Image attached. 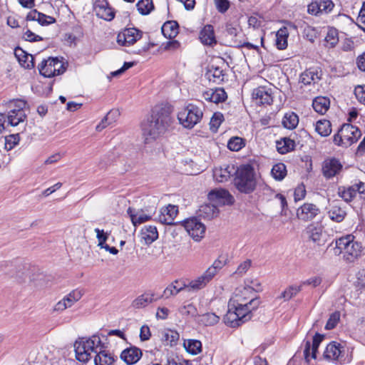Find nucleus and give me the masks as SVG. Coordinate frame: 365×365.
Instances as JSON below:
<instances>
[{
	"label": "nucleus",
	"instance_id": "1",
	"mask_svg": "<svg viewBox=\"0 0 365 365\" xmlns=\"http://www.w3.org/2000/svg\"><path fill=\"white\" fill-rule=\"evenodd\" d=\"M76 359L86 362L91 359V353L96 354L94 358L95 365H113L115 361L114 356L103 349V344L98 335L88 339H81L74 344Z\"/></svg>",
	"mask_w": 365,
	"mask_h": 365
},
{
	"label": "nucleus",
	"instance_id": "2",
	"mask_svg": "<svg viewBox=\"0 0 365 365\" xmlns=\"http://www.w3.org/2000/svg\"><path fill=\"white\" fill-rule=\"evenodd\" d=\"M172 123L169 111L163 108H155L152 115L141 125L145 142L155 140L165 133Z\"/></svg>",
	"mask_w": 365,
	"mask_h": 365
},
{
	"label": "nucleus",
	"instance_id": "3",
	"mask_svg": "<svg viewBox=\"0 0 365 365\" xmlns=\"http://www.w3.org/2000/svg\"><path fill=\"white\" fill-rule=\"evenodd\" d=\"M335 255H343L347 262H354L361 256L362 246L360 242L355 240L352 235H347L336 240V247L334 248Z\"/></svg>",
	"mask_w": 365,
	"mask_h": 365
},
{
	"label": "nucleus",
	"instance_id": "4",
	"mask_svg": "<svg viewBox=\"0 0 365 365\" xmlns=\"http://www.w3.org/2000/svg\"><path fill=\"white\" fill-rule=\"evenodd\" d=\"M235 174V185L240 192L251 193L255 190L257 176L252 165L249 164L241 165L237 168Z\"/></svg>",
	"mask_w": 365,
	"mask_h": 365
},
{
	"label": "nucleus",
	"instance_id": "5",
	"mask_svg": "<svg viewBox=\"0 0 365 365\" xmlns=\"http://www.w3.org/2000/svg\"><path fill=\"white\" fill-rule=\"evenodd\" d=\"M359 129L351 124H344L336 134L334 135V144L347 148L356 143L361 137Z\"/></svg>",
	"mask_w": 365,
	"mask_h": 365
},
{
	"label": "nucleus",
	"instance_id": "6",
	"mask_svg": "<svg viewBox=\"0 0 365 365\" xmlns=\"http://www.w3.org/2000/svg\"><path fill=\"white\" fill-rule=\"evenodd\" d=\"M203 112L200 107L190 103L178 114V119L180 124L186 128H192L200 122Z\"/></svg>",
	"mask_w": 365,
	"mask_h": 365
},
{
	"label": "nucleus",
	"instance_id": "7",
	"mask_svg": "<svg viewBox=\"0 0 365 365\" xmlns=\"http://www.w3.org/2000/svg\"><path fill=\"white\" fill-rule=\"evenodd\" d=\"M323 356L328 361H335L341 365L349 364L352 360V355L346 354L345 347L336 341H331L327 346Z\"/></svg>",
	"mask_w": 365,
	"mask_h": 365
},
{
	"label": "nucleus",
	"instance_id": "8",
	"mask_svg": "<svg viewBox=\"0 0 365 365\" xmlns=\"http://www.w3.org/2000/svg\"><path fill=\"white\" fill-rule=\"evenodd\" d=\"M27 103L21 99L12 100L9 102V111L7 115L8 124L16 126L26 118V108Z\"/></svg>",
	"mask_w": 365,
	"mask_h": 365
},
{
	"label": "nucleus",
	"instance_id": "9",
	"mask_svg": "<svg viewBox=\"0 0 365 365\" xmlns=\"http://www.w3.org/2000/svg\"><path fill=\"white\" fill-rule=\"evenodd\" d=\"M39 73L46 78L60 75L66 71L64 63L58 58L50 57L43 60L38 66Z\"/></svg>",
	"mask_w": 365,
	"mask_h": 365
},
{
	"label": "nucleus",
	"instance_id": "10",
	"mask_svg": "<svg viewBox=\"0 0 365 365\" xmlns=\"http://www.w3.org/2000/svg\"><path fill=\"white\" fill-rule=\"evenodd\" d=\"M337 194L346 202H351L357 195L361 199H365V183L359 182L350 186H340Z\"/></svg>",
	"mask_w": 365,
	"mask_h": 365
},
{
	"label": "nucleus",
	"instance_id": "11",
	"mask_svg": "<svg viewBox=\"0 0 365 365\" xmlns=\"http://www.w3.org/2000/svg\"><path fill=\"white\" fill-rule=\"evenodd\" d=\"M216 263L208 267L200 276L191 280L188 284H186L187 291L200 290L206 287V285L217 274Z\"/></svg>",
	"mask_w": 365,
	"mask_h": 365
},
{
	"label": "nucleus",
	"instance_id": "12",
	"mask_svg": "<svg viewBox=\"0 0 365 365\" xmlns=\"http://www.w3.org/2000/svg\"><path fill=\"white\" fill-rule=\"evenodd\" d=\"M185 227L189 235L196 242L200 241L205 236V226L197 218H190L183 222Z\"/></svg>",
	"mask_w": 365,
	"mask_h": 365
},
{
	"label": "nucleus",
	"instance_id": "13",
	"mask_svg": "<svg viewBox=\"0 0 365 365\" xmlns=\"http://www.w3.org/2000/svg\"><path fill=\"white\" fill-rule=\"evenodd\" d=\"M254 290V288L250 286L237 287L229 301L230 306L245 304V303L249 302L251 299H255Z\"/></svg>",
	"mask_w": 365,
	"mask_h": 365
},
{
	"label": "nucleus",
	"instance_id": "14",
	"mask_svg": "<svg viewBox=\"0 0 365 365\" xmlns=\"http://www.w3.org/2000/svg\"><path fill=\"white\" fill-rule=\"evenodd\" d=\"M259 304V301L257 299H251L249 302L245 303V304H237V306H230L228 302V307L234 309V311L239 315L241 322L243 324L245 322L251 319L252 310L256 309Z\"/></svg>",
	"mask_w": 365,
	"mask_h": 365
},
{
	"label": "nucleus",
	"instance_id": "15",
	"mask_svg": "<svg viewBox=\"0 0 365 365\" xmlns=\"http://www.w3.org/2000/svg\"><path fill=\"white\" fill-rule=\"evenodd\" d=\"M323 227L317 223L309 224L305 229V234L309 241L321 246L324 244L326 240L324 235Z\"/></svg>",
	"mask_w": 365,
	"mask_h": 365
},
{
	"label": "nucleus",
	"instance_id": "16",
	"mask_svg": "<svg viewBox=\"0 0 365 365\" xmlns=\"http://www.w3.org/2000/svg\"><path fill=\"white\" fill-rule=\"evenodd\" d=\"M140 38V31L135 28H129L118 34L117 42L120 46H130L133 45Z\"/></svg>",
	"mask_w": 365,
	"mask_h": 365
},
{
	"label": "nucleus",
	"instance_id": "17",
	"mask_svg": "<svg viewBox=\"0 0 365 365\" xmlns=\"http://www.w3.org/2000/svg\"><path fill=\"white\" fill-rule=\"evenodd\" d=\"M210 202L217 205L232 204L233 197L229 192L222 188H217L211 190L207 195Z\"/></svg>",
	"mask_w": 365,
	"mask_h": 365
},
{
	"label": "nucleus",
	"instance_id": "18",
	"mask_svg": "<svg viewBox=\"0 0 365 365\" xmlns=\"http://www.w3.org/2000/svg\"><path fill=\"white\" fill-rule=\"evenodd\" d=\"M319 213V208L312 203H304L297 210V217L299 220L307 222L314 219Z\"/></svg>",
	"mask_w": 365,
	"mask_h": 365
},
{
	"label": "nucleus",
	"instance_id": "19",
	"mask_svg": "<svg viewBox=\"0 0 365 365\" xmlns=\"http://www.w3.org/2000/svg\"><path fill=\"white\" fill-rule=\"evenodd\" d=\"M341 162L334 158L326 159L322 164V173L326 178L337 175L342 170Z\"/></svg>",
	"mask_w": 365,
	"mask_h": 365
},
{
	"label": "nucleus",
	"instance_id": "20",
	"mask_svg": "<svg viewBox=\"0 0 365 365\" xmlns=\"http://www.w3.org/2000/svg\"><path fill=\"white\" fill-rule=\"evenodd\" d=\"M252 99L257 105H271L273 102L272 89L264 86H259L254 89Z\"/></svg>",
	"mask_w": 365,
	"mask_h": 365
},
{
	"label": "nucleus",
	"instance_id": "21",
	"mask_svg": "<svg viewBox=\"0 0 365 365\" xmlns=\"http://www.w3.org/2000/svg\"><path fill=\"white\" fill-rule=\"evenodd\" d=\"M83 296V292L80 289H74L60 300L54 307V310L62 312L72 307L74 303L80 300Z\"/></svg>",
	"mask_w": 365,
	"mask_h": 365
},
{
	"label": "nucleus",
	"instance_id": "22",
	"mask_svg": "<svg viewBox=\"0 0 365 365\" xmlns=\"http://www.w3.org/2000/svg\"><path fill=\"white\" fill-rule=\"evenodd\" d=\"M94 11L98 17L106 21H111L115 16L106 0H97L94 5Z\"/></svg>",
	"mask_w": 365,
	"mask_h": 365
},
{
	"label": "nucleus",
	"instance_id": "23",
	"mask_svg": "<svg viewBox=\"0 0 365 365\" xmlns=\"http://www.w3.org/2000/svg\"><path fill=\"white\" fill-rule=\"evenodd\" d=\"M323 339H324V335L317 333L314 335V336L313 337V341H312V344L309 341L306 342L304 354L305 359L307 362L309 361L310 356H311V358L316 359L318 347Z\"/></svg>",
	"mask_w": 365,
	"mask_h": 365
},
{
	"label": "nucleus",
	"instance_id": "24",
	"mask_svg": "<svg viewBox=\"0 0 365 365\" xmlns=\"http://www.w3.org/2000/svg\"><path fill=\"white\" fill-rule=\"evenodd\" d=\"M322 71L318 68H309L301 74L300 83L304 86H314L320 81Z\"/></svg>",
	"mask_w": 365,
	"mask_h": 365
},
{
	"label": "nucleus",
	"instance_id": "25",
	"mask_svg": "<svg viewBox=\"0 0 365 365\" xmlns=\"http://www.w3.org/2000/svg\"><path fill=\"white\" fill-rule=\"evenodd\" d=\"M236 170L233 165H226L215 168L213 170V177L219 182L227 181Z\"/></svg>",
	"mask_w": 365,
	"mask_h": 365
},
{
	"label": "nucleus",
	"instance_id": "26",
	"mask_svg": "<svg viewBox=\"0 0 365 365\" xmlns=\"http://www.w3.org/2000/svg\"><path fill=\"white\" fill-rule=\"evenodd\" d=\"M142 356V351L135 346H130L124 349L120 354V359L127 364L137 363Z\"/></svg>",
	"mask_w": 365,
	"mask_h": 365
},
{
	"label": "nucleus",
	"instance_id": "27",
	"mask_svg": "<svg viewBox=\"0 0 365 365\" xmlns=\"http://www.w3.org/2000/svg\"><path fill=\"white\" fill-rule=\"evenodd\" d=\"M291 29H295L292 24H289L287 26L280 28L276 33V46L278 49L284 50L287 46V38L289 35V30Z\"/></svg>",
	"mask_w": 365,
	"mask_h": 365
},
{
	"label": "nucleus",
	"instance_id": "28",
	"mask_svg": "<svg viewBox=\"0 0 365 365\" xmlns=\"http://www.w3.org/2000/svg\"><path fill=\"white\" fill-rule=\"evenodd\" d=\"M14 55L19 64L24 68L31 69L34 67V57L21 48L14 50Z\"/></svg>",
	"mask_w": 365,
	"mask_h": 365
},
{
	"label": "nucleus",
	"instance_id": "29",
	"mask_svg": "<svg viewBox=\"0 0 365 365\" xmlns=\"http://www.w3.org/2000/svg\"><path fill=\"white\" fill-rule=\"evenodd\" d=\"M227 93L223 88L209 89L203 93V98L210 102L218 103L227 99Z\"/></svg>",
	"mask_w": 365,
	"mask_h": 365
},
{
	"label": "nucleus",
	"instance_id": "30",
	"mask_svg": "<svg viewBox=\"0 0 365 365\" xmlns=\"http://www.w3.org/2000/svg\"><path fill=\"white\" fill-rule=\"evenodd\" d=\"M178 213V208L175 205H169L161 211L160 221L167 225L173 223L175 217Z\"/></svg>",
	"mask_w": 365,
	"mask_h": 365
},
{
	"label": "nucleus",
	"instance_id": "31",
	"mask_svg": "<svg viewBox=\"0 0 365 365\" xmlns=\"http://www.w3.org/2000/svg\"><path fill=\"white\" fill-rule=\"evenodd\" d=\"M26 19L29 21H38L41 25H48L51 24H53L55 22V19L50 16L45 15L42 13H40L37 11L36 10H32L31 11L27 16Z\"/></svg>",
	"mask_w": 365,
	"mask_h": 365
},
{
	"label": "nucleus",
	"instance_id": "32",
	"mask_svg": "<svg viewBox=\"0 0 365 365\" xmlns=\"http://www.w3.org/2000/svg\"><path fill=\"white\" fill-rule=\"evenodd\" d=\"M141 238L146 245H150L158 237V232L156 227L148 225L145 226L141 230Z\"/></svg>",
	"mask_w": 365,
	"mask_h": 365
},
{
	"label": "nucleus",
	"instance_id": "33",
	"mask_svg": "<svg viewBox=\"0 0 365 365\" xmlns=\"http://www.w3.org/2000/svg\"><path fill=\"white\" fill-rule=\"evenodd\" d=\"M128 214L129 215L132 223L134 226H137L138 225H140L142 223H144L147 221H148L151 217L147 214H145L142 210H138L129 207L127 210Z\"/></svg>",
	"mask_w": 365,
	"mask_h": 365
},
{
	"label": "nucleus",
	"instance_id": "34",
	"mask_svg": "<svg viewBox=\"0 0 365 365\" xmlns=\"http://www.w3.org/2000/svg\"><path fill=\"white\" fill-rule=\"evenodd\" d=\"M329 217L334 222H341L346 217L347 213L344 207L334 205L327 212Z\"/></svg>",
	"mask_w": 365,
	"mask_h": 365
},
{
	"label": "nucleus",
	"instance_id": "35",
	"mask_svg": "<svg viewBox=\"0 0 365 365\" xmlns=\"http://www.w3.org/2000/svg\"><path fill=\"white\" fill-rule=\"evenodd\" d=\"M218 212L217 206L212 202L202 205L199 209L200 216L207 220L217 217Z\"/></svg>",
	"mask_w": 365,
	"mask_h": 365
},
{
	"label": "nucleus",
	"instance_id": "36",
	"mask_svg": "<svg viewBox=\"0 0 365 365\" xmlns=\"http://www.w3.org/2000/svg\"><path fill=\"white\" fill-rule=\"evenodd\" d=\"M201 42L205 45L216 43L213 27L211 25H206L200 34Z\"/></svg>",
	"mask_w": 365,
	"mask_h": 365
},
{
	"label": "nucleus",
	"instance_id": "37",
	"mask_svg": "<svg viewBox=\"0 0 365 365\" xmlns=\"http://www.w3.org/2000/svg\"><path fill=\"white\" fill-rule=\"evenodd\" d=\"M330 106L329 98L324 96L316 97L312 102L314 110L320 114H324Z\"/></svg>",
	"mask_w": 365,
	"mask_h": 365
},
{
	"label": "nucleus",
	"instance_id": "38",
	"mask_svg": "<svg viewBox=\"0 0 365 365\" xmlns=\"http://www.w3.org/2000/svg\"><path fill=\"white\" fill-rule=\"evenodd\" d=\"M153 300L154 298L153 294L144 293L133 301L132 307L135 309H142L152 303Z\"/></svg>",
	"mask_w": 365,
	"mask_h": 365
},
{
	"label": "nucleus",
	"instance_id": "39",
	"mask_svg": "<svg viewBox=\"0 0 365 365\" xmlns=\"http://www.w3.org/2000/svg\"><path fill=\"white\" fill-rule=\"evenodd\" d=\"M276 147L279 153L285 154L294 149L295 142L289 138H284L277 141Z\"/></svg>",
	"mask_w": 365,
	"mask_h": 365
},
{
	"label": "nucleus",
	"instance_id": "40",
	"mask_svg": "<svg viewBox=\"0 0 365 365\" xmlns=\"http://www.w3.org/2000/svg\"><path fill=\"white\" fill-rule=\"evenodd\" d=\"M186 287L187 286L184 282L175 280L165 288L163 292L164 296L166 298H169L171 296L176 295L180 291L184 289H187Z\"/></svg>",
	"mask_w": 365,
	"mask_h": 365
},
{
	"label": "nucleus",
	"instance_id": "41",
	"mask_svg": "<svg viewBox=\"0 0 365 365\" xmlns=\"http://www.w3.org/2000/svg\"><path fill=\"white\" fill-rule=\"evenodd\" d=\"M240 320L239 315L234 311V309L228 307L227 312L224 317L225 323L231 327H237L242 324Z\"/></svg>",
	"mask_w": 365,
	"mask_h": 365
},
{
	"label": "nucleus",
	"instance_id": "42",
	"mask_svg": "<svg viewBox=\"0 0 365 365\" xmlns=\"http://www.w3.org/2000/svg\"><path fill=\"white\" fill-rule=\"evenodd\" d=\"M179 339V334L173 330H165L162 333V340L165 345L173 346L177 344Z\"/></svg>",
	"mask_w": 365,
	"mask_h": 365
},
{
	"label": "nucleus",
	"instance_id": "43",
	"mask_svg": "<svg viewBox=\"0 0 365 365\" xmlns=\"http://www.w3.org/2000/svg\"><path fill=\"white\" fill-rule=\"evenodd\" d=\"M164 36L170 39L175 38L178 34V25L175 21H168L162 27Z\"/></svg>",
	"mask_w": 365,
	"mask_h": 365
},
{
	"label": "nucleus",
	"instance_id": "44",
	"mask_svg": "<svg viewBox=\"0 0 365 365\" xmlns=\"http://www.w3.org/2000/svg\"><path fill=\"white\" fill-rule=\"evenodd\" d=\"M315 130L323 137L330 135L331 133V125L328 120H319L315 124Z\"/></svg>",
	"mask_w": 365,
	"mask_h": 365
},
{
	"label": "nucleus",
	"instance_id": "45",
	"mask_svg": "<svg viewBox=\"0 0 365 365\" xmlns=\"http://www.w3.org/2000/svg\"><path fill=\"white\" fill-rule=\"evenodd\" d=\"M298 123V115L294 112L287 113L282 120V124L284 127L289 130L295 128Z\"/></svg>",
	"mask_w": 365,
	"mask_h": 365
},
{
	"label": "nucleus",
	"instance_id": "46",
	"mask_svg": "<svg viewBox=\"0 0 365 365\" xmlns=\"http://www.w3.org/2000/svg\"><path fill=\"white\" fill-rule=\"evenodd\" d=\"M184 347L188 353L192 355H196L202 351L201 342L195 339H187L185 341Z\"/></svg>",
	"mask_w": 365,
	"mask_h": 365
},
{
	"label": "nucleus",
	"instance_id": "47",
	"mask_svg": "<svg viewBox=\"0 0 365 365\" xmlns=\"http://www.w3.org/2000/svg\"><path fill=\"white\" fill-rule=\"evenodd\" d=\"M271 175L276 180H282L287 175L286 165L279 163L273 165L271 170Z\"/></svg>",
	"mask_w": 365,
	"mask_h": 365
},
{
	"label": "nucleus",
	"instance_id": "48",
	"mask_svg": "<svg viewBox=\"0 0 365 365\" xmlns=\"http://www.w3.org/2000/svg\"><path fill=\"white\" fill-rule=\"evenodd\" d=\"M240 32V26L237 22H227L225 26V33L232 41H236V38Z\"/></svg>",
	"mask_w": 365,
	"mask_h": 365
},
{
	"label": "nucleus",
	"instance_id": "49",
	"mask_svg": "<svg viewBox=\"0 0 365 365\" xmlns=\"http://www.w3.org/2000/svg\"><path fill=\"white\" fill-rule=\"evenodd\" d=\"M220 320V317L214 313H206L199 316V322L205 326H213Z\"/></svg>",
	"mask_w": 365,
	"mask_h": 365
},
{
	"label": "nucleus",
	"instance_id": "50",
	"mask_svg": "<svg viewBox=\"0 0 365 365\" xmlns=\"http://www.w3.org/2000/svg\"><path fill=\"white\" fill-rule=\"evenodd\" d=\"M138 11L142 15L149 14L154 9L153 0H140L137 4Z\"/></svg>",
	"mask_w": 365,
	"mask_h": 365
},
{
	"label": "nucleus",
	"instance_id": "51",
	"mask_svg": "<svg viewBox=\"0 0 365 365\" xmlns=\"http://www.w3.org/2000/svg\"><path fill=\"white\" fill-rule=\"evenodd\" d=\"M210 81L219 83L223 81V71L218 67H212L207 73Z\"/></svg>",
	"mask_w": 365,
	"mask_h": 365
},
{
	"label": "nucleus",
	"instance_id": "52",
	"mask_svg": "<svg viewBox=\"0 0 365 365\" xmlns=\"http://www.w3.org/2000/svg\"><path fill=\"white\" fill-rule=\"evenodd\" d=\"M301 290L302 285L300 284L289 286L282 292L280 298L284 299L285 301L289 300L293 297L296 296Z\"/></svg>",
	"mask_w": 365,
	"mask_h": 365
},
{
	"label": "nucleus",
	"instance_id": "53",
	"mask_svg": "<svg viewBox=\"0 0 365 365\" xmlns=\"http://www.w3.org/2000/svg\"><path fill=\"white\" fill-rule=\"evenodd\" d=\"M325 41L330 47H334L339 42L338 31L334 28L329 29Z\"/></svg>",
	"mask_w": 365,
	"mask_h": 365
},
{
	"label": "nucleus",
	"instance_id": "54",
	"mask_svg": "<svg viewBox=\"0 0 365 365\" xmlns=\"http://www.w3.org/2000/svg\"><path fill=\"white\" fill-rule=\"evenodd\" d=\"M222 121V114H221L220 113H214L210 122V130L214 133L217 132L218 128L220 126Z\"/></svg>",
	"mask_w": 365,
	"mask_h": 365
},
{
	"label": "nucleus",
	"instance_id": "55",
	"mask_svg": "<svg viewBox=\"0 0 365 365\" xmlns=\"http://www.w3.org/2000/svg\"><path fill=\"white\" fill-rule=\"evenodd\" d=\"M243 147V140L241 138H232L227 143V148L232 151H238Z\"/></svg>",
	"mask_w": 365,
	"mask_h": 365
},
{
	"label": "nucleus",
	"instance_id": "56",
	"mask_svg": "<svg viewBox=\"0 0 365 365\" xmlns=\"http://www.w3.org/2000/svg\"><path fill=\"white\" fill-rule=\"evenodd\" d=\"M20 137L19 134H13L5 138V148L7 150H11L19 142Z\"/></svg>",
	"mask_w": 365,
	"mask_h": 365
},
{
	"label": "nucleus",
	"instance_id": "57",
	"mask_svg": "<svg viewBox=\"0 0 365 365\" xmlns=\"http://www.w3.org/2000/svg\"><path fill=\"white\" fill-rule=\"evenodd\" d=\"M180 313L183 316L194 317L197 314V309L192 304H188L179 309Z\"/></svg>",
	"mask_w": 365,
	"mask_h": 365
},
{
	"label": "nucleus",
	"instance_id": "58",
	"mask_svg": "<svg viewBox=\"0 0 365 365\" xmlns=\"http://www.w3.org/2000/svg\"><path fill=\"white\" fill-rule=\"evenodd\" d=\"M95 232L96 233V238L98 240V246H103L108 240L109 234L105 232L103 230L98 228L95 229Z\"/></svg>",
	"mask_w": 365,
	"mask_h": 365
},
{
	"label": "nucleus",
	"instance_id": "59",
	"mask_svg": "<svg viewBox=\"0 0 365 365\" xmlns=\"http://www.w3.org/2000/svg\"><path fill=\"white\" fill-rule=\"evenodd\" d=\"M339 317L340 315L339 312L333 313L328 319L327 324L325 326V329L327 330L334 329L336 326L339 320Z\"/></svg>",
	"mask_w": 365,
	"mask_h": 365
},
{
	"label": "nucleus",
	"instance_id": "60",
	"mask_svg": "<svg viewBox=\"0 0 365 365\" xmlns=\"http://www.w3.org/2000/svg\"><path fill=\"white\" fill-rule=\"evenodd\" d=\"M321 14H327L334 8V4L331 0H319Z\"/></svg>",
	"mask_w": 365,
	"mask_h": 365
},
{
	"label": "nucleus",
	"instance_id": "61",
	"mask_svg": "<svg viewBox=\"0 0 365 365\" xmlns=\"http://www.w3.org/2000/svg\"><path fill=\"white\" fill-rule=\"evenodd\" d=\"M322 282V279L319 276H314V277H312L307 279L305 281H303L300 284V285H302V287L304 285L312 286V287H317L319 285H320Z\"/></svg>",
	"mask_w": 365,
	"mask_h": 365
},
{
	"label": "nucleus",
	"instance_id": "62",
	"mask_svg": "<svg viewBox=\"0 0 365 365\" xmlns=\"http://www.w3.org/2000/svg\"><path fill=\"white\" fill-rule=\"evenodd\" d=\"M354 93L357 100L361 103L365 105V86H359L356 87Z\"/></svg>",
	"mask_w": 365,
	"mask_h": 365
},
{
	"label": "nucleus",
	"instance_id": "63",
	"mask_svg": "<svg viewBox=\"0 0 365 365\" xmlns=\"http://www.w3.org/2000/svg\"><path fill=\"white\" fill-rule=\"evenodd\" d=\"M251 266V261L247 259L242 262L237 267L235 274L242 276L245 274Z\"/></svg>",
	"mask_w": 365,
	"mask_h": 365
},
{
	"label": "nucleus",
	"instance_id": "64",
	"mask_svg": "<svg viewBox=\"0 0 365 365\" xmlns=\"http://www.w3.org/2000/svg\"><path fill=\"white\" fill-rule=\"evenodd\" d=\"M215 4L217 9L220 13L226 12L230 7V2L228 0H215Z\"/></svg>",
	"mask_w": 365,
	"mask_h": 365
}]
</instances>
